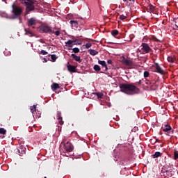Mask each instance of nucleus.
<instances>
[{
	"mask_svg": "<svg viewBox=\"0 0 178 178\" xmlns=\"http://www.w3.org/2000/svg\"><path fill=\"white\" fill-rule=\"evenodd\" d=\"M121 92H124L127 95H134V94H138L140 88L133 85V83H122L120 86Z\"/></svg>",
	"mask_w": 178,
	"mask_h": 178,
	"instance_id": "obj_1",
	"label": "nucleus"
},
{
	"mask_svg": "<svg viewBox=\"0 0 178 178\" xmlns=\"http://www.w3.org/2000/svg\"><path fill=\"white\" fill-rule=\"evenodd\" d=\"M21 3H24L26 8V12H31V10H34V1L33 0H19Z\"/></svg>",
	"mask_w": 178,
	"mask_h": 178,
	"instance_id": "obj_2",
	"label": "nucleus"
},
{
	"mask_svg": "<svg viewBox=\"0 0 178 178\" xmlns=\"http://www.w3.org/2000/svg\"><path fill=\"white\" fill-rule=\"evenodd\" d=\"M163 131H164L165 134L166 136H168L169 137L173 136V133H175V130L172 129V127L170 125L165 124L164 126L161 127Z\"/></svg>",
	"mask_w": 178,
	"mask_h": 178,
	"instance_id": "obj_3",
	"label": "nucleus"
},
{
	"mask_svg": "<svg viewBox=\"0 0 178 178\" xmlns=\"http://www.w3.org/2000/svg\"><path fill=\"white\" fill-rule=\"evenodd\" d=\"M41 30L43 31V33H49V34H51V33L52 34H55V35H60V31H54V29H52L51 27L45 25V26H42V29Z\"/></svg>",
	"mask_w": 178,
	"mask_h": 178,
	"instance_id": "obj_4",
	"label": "nucleus"
},
{
	"mask_svg": "<svg viewBox=\"0 0 178 178\" xmlns=\"http://www.w3.org/2000/svg\"><path fill=\"white\" fill-rule=\"evenodd\" d=\"M13 13L15 16H20L23 13V8L15 4L13 5Z\"/></svg>",
	"mask_w": 178,
	"mask_h": 178,
	"instance_id": "obj_5",
	"label": "nucleus"
},
{
	"mask_svg": "<svg viewBox=\"0 0 178 178\" xmlns=\"http://www.w3.org/2000/svg\"><path fill=\"white\" fill-rule=\"evenodd\" d=\"M61 145H63L65 152H72V151H73V145H72V143H70L69 141L66 142L65 143L62 142Z\"/></svg>",
	"mask_w": 178,
	"mask_h": 178,
	"instance_id": "obj_6",
	"label": "nucleus"
},
{
	"mask_svg": "<svg viewBox=\"0 0 178 178\" xmlns=\"http://www.w3.org/2000/svg\"><path fill=\"white\" fill-rule=\"evenodd\" d=\"M154 68H155L156 70L153 71L154 73H159V74L164 75L166 74V72L162 70V67H161V65H159V63H154V65L153 66Z\"/></svg>",
	"mask_w": 178,
	"mask_h": 178,
	"instance_id": "obj_7",
	"label": "nucleus"
},
{
	"mask_svg": "<svg viewBox=\"0 0 178 178\" xmlns=\"http://www.w3.org/2000/svg\"><path fill=\"white\" fill-rule=\"evenodd\" d=\"M142 49L145 54H149V52H152V49L149 47V45L147 43H142L141 44Z\"/></svg>",
	"mask_w": 178,
	"mask_h": 178,
	"instance_id": "obj_8",
	"label": "nucleus"
},
{
	"mask_svg": "<svg viewBox=\"0 0 178 178\" xmlns=\"http://www.w3.org/2000/svg\"><path fill=\"white\" fill-rule=\"evenodd\" d=\"M121 62L126 66H131L133 65V60L130 58H126L124 56L121 58Z\"/></svg>",
	"mask_w": 178,
	"mask_h": 178,
	"instance_id": "obj_9",
	"label": "nucleus"
},
{
	"mask_svg": "<svg viewBox=\"0 0 178 178\" xmlns=\"http://www.w3.org/2000/svg\"><path fill=\"white\" fill-rule=\"evenodd\" d=\"M56 118L58 122V124H60V126H63V124L65 123V122H63V118H62V112L57 111Z\"/></svg>",
	"mask_w": 178,
	"mask_h": 178,
	"instance_id": "obj_10",
	"label": "nucleus"
},
{
	"mask_svg": "<svg viewBox=\"0 0 178 178\" xmlns=\"http://www.w3.org/2000/svg\"><path fill=\"white\" fill-rule=\"evenodd\" d=\"M27 24L29 27H32L33 29H35V24H37V20L34 18H31L28 20Z\"/></svg>",
	"mask_w": 178,
	"mask_h": 178,
	"instance_id": "obj_11",
	"label": "nucleus"
},
{
	"mask_svg": "<svg viewBox=\"0 0 178 178\" xmlns=\"http://www.w3.org/2000/svg\"><path fill=\"white\" fill-rule=\"evenodd\" d=\"M71 24V27L74 29V30H76V29L79 28V21L77 20H71L70 22Z\"/></svg>",
	"mask_w": 178,
	"mask_h": 178,
	"instance_id": "obj_12",
	"label": "nucleus"
},
{
	"mask_svg": "<svg viewBox=\"0 0 178 178\" xmlns=\"http://www.w3.org/2000/svg\"><path fill=\"white\" fill-rule=\"evenodd\" d=\"M67 67L68 72H70L71 73H76V69L77 67L72 65H68Z\"/></svg>",
	"mask_w": 178,
	"mask_h": 178,
	"instance_id": "obj_13",
	"label": "nucleus"
},
{
	"mask_svg": "<svg viewBox=\"0 0 178 178\" xmlns=\"http://www.w3.org/2000/svg\"><path fill=\"white\" fill-rule=\"evenodd\" d=\"M71 56H72V58L73 59H74V60H75L76 62H78L79 63H81L82 60H81V58L80 56H76V55L74 54H71Z\"/></svg>",
	"mask_w": 178,
	"mask_h": 178,
	"instance_id": "obj_14",
	"label": "nucleus"
},
{
	"mask_svg": "<svg viewBox=\"0 0 178 178\" xmlns=\"http://www.w3.org/2000/svg\"><path fill=\"white\" fill-rule=\"evenodd\" d=\"M98 63L99 65H101L103 67H105V72L108 71V65H106V62H105V60H99Z\"/></svg>",
	"mask_w": 178,
	"mask_h": 178,
	"instance_id": "obj_15",
	"label": "nucleus"
},
{
	"mask_svg": "<svg viewBox=\"0 0 178 178\" xmlns=\"http://www.w3.org/2000/svg\"><path fill=\"white\" fill-rule=\"evenodd\" d=\"M30 109L34 118V116H35V113H37V105L31 106Z\"/></svg>",
	"mask_w": 178,
	"mask_h": 178,
	"instance_id": "obj_16",
	"label": "nucleus"
},
{
	"mask_svg": "<svg viewBox=\"0 0 178 178\" xmlns=\"http://www.w3.org/2000/svg\"><path fill=\"white\" fill-rule=\"evenodd\" d=\"M146 9L147 12H149V13H154L155 12V6L152 5L147 6Z\"/></svg>",
	"mask_w": 178,
	"mask_h": 178,
	"instance_id": "obj_17",
	"label": "nucleus"
},
{
	"mask_svg": "<svg viewBox=\"0 0 178 178\" xmlns=\"http://www.w3.org/2000/svg\"><path fill=\"white\" fill-rule=\"evenodd\" d=\"M17 152H18V155H19V156H23V155L26 154V149L23 148L18 149Z\"/></svg>",
	"mask_w": 178,
	"mask_h": 178,
	"instance_id": "obj_18",
	"label": "nucleus"
},
{
	"mask_svg": "<svg viewBox=\"0 0 178 178\" xmlns=\"http://www.w3.org/2000/svg\"><path fill=\"white\" fill-rule=\"evenodd\" d=\"M167 60L171 63H175V62H176V58L173 56H170L168 57Z\"/></svg>",
	"mask_w": 178,
	"mask_h": 178,
	"instance_id": "obj_19",
	"label": "nucleus"
},
{
	"mask_svg": "<svg viewBox=\"0 0 178 178\" xmlns=\"http://www.w3.org/2000/svg\"><path fill=\"white\" fill-rule=\"evenodd\" d=\"M88 52L90 54V55H92V56H95V55H98V51L95 50V49H89Z\"/></svg>",
	"mask_w": 178,
	"mask_h": 178,
	"instance_id": "obj_20",
	"label": "nucleus"
},
{
	"mask_svg": "<svg viewBox=\"0 0 178 178\" xmlns=\"http://www.w3.org/2000/svg\"><path fill=\"white\" fill-rule=\"evenodd\" d=\"M25 34L29 37H33V35H34V33H33L29 29H25Z\"/></svg>",
	"mask_w": 178,
	"mask_h": 178,
	"instance_id": "obj_21",
	"label": "nucleus"
},
{
	"mask_svg": "<svg viewBox=\"0 0 178 178\" xmlns=\"http://www.w3.org/2000/svg\"><path fill=\"white\" fill-rule=\"evenodd\" d=\"M58 88H60V87L59 86V85L56 83H54L52 85H51V90L53 91H55V90H58Z\"/></svg>",
	"mask_w": 178,
	"mask_h": 178,
	"instance_id": "obj_22",
	"label": "nucleus"
},
{
	"mask_svg": "<svg viewBox=\"0 0 178 178\" xmlns=\"http://www.w3.org/2000/svg\"><path fill=\"white\" fill-rule=\"evenodd\" d=\"M159 156H162V153H161V152H156L154 154L152 155L154 159H155V158H159Z\"/></svg>",
	"mask_w": 178,
	"mask_h": 178,
	"instance_id": "obj_23",
	"label": "nucleus"
},
{
	"mask_svg": "<svg viewBox=\"0 0 178 178\" xmlns=\"http://www.w3.org/2000/svg\"><path fill=\"white\" fill-rule=\"evenodd\" d=\"M93 69L95 72H101V67L98 65H95Z\"/></svg>",
	"mask_w": 178,
	"mask_h": 178,
	"instance_id": "obj_24",
	"label": "nucleus"
},
{
	"mask_svg": "<svg viewBox=\"0 0 178 178\" xmlns=\"http://www.w3.org/2000/svg\"><path fill=\"white\" fill-rule=\"evenodd\" d=\"M118 34H119V31H118L116 29L111 31V35H113V37L118 35Z\"/></svg>",
	"mask_w": 178,
	"mask_h": 178,
	"instance_id": "obj_25",
	"label": "nucleus"
},
{
	"mask_svg": "<svg viewBox=\"0 0 178 178\" xmlns=\"http://www.w3.org/2000/svg\"><path fill=\"white\" fill-rule=\"evenodd\" d=\"M34 118H41V113L39 111H36V113H35V115H34V117H33Z\"/></svg>",
	"mask_w": 178,
	"mask_h": 178,
	"instance_id": "obj_26",
	"label": "nucleus"
},
{
	"mask_svg": "<svg viewBox=\"0 0 178 178\" xmlns=\"http://www.w3.org/2000/svg\"><path fill=\"white\" fill-rule=\"evenodd\" d=\"M174 159H175V161H177V159H178V151L177 150H175V152H174Z\"/></svg>",
	"mask_w": 178,
	"mask_h": 178,
	"instance_id": "obj_27",
	"label": "nucleus"
},
{
	"mask_svg": "<svg viewBox=\"0 0 178 178\" xmlns=\"http://www.w3.org/2000/svg\"><path fill=\"white\" fill-rule=\"evenodd\" d=\"M143 76L145 79H147V77H149V72L145 71L143 73Z\"/></svg>",
	"mask_w": 178,
	"mask_h": 178,
	"instance_id": "obj_28",
	"label": "nucleus"
},
{
	"mask_svg": "<svg viewBox=\"0 0 178 178\" xmlns=\"http://www.w3.org/2000/svg\"><path fill=\"white\" fill-rule=\"evenodd\" d=\"M72 51L74 52V54H79V52H80V49H79L78 47H74V49H72Z\"/></svg>",
	"mask_w": 178,
	"mask_h": 178,
	"instance_id": "obj_29",
	"label": "nucleus"
},
{
	"mask_svg": "<svg viewBox=\"0 0 178 178\" xmlns=\"http://www.w3.org/2000/svg\"><path fill=\"white\" fill-rule=\"evenodd\" d=\"M95 95H97V98L99 99V98H102V97H104V95L102 93H98V92H95L93 93Z\"/></svg>",
	"mask_w": 178,
	"mask_h": 178,
	"instance_id": "obj_30",
	"label": "nucleus"
},
{
	"mask_svg": "<svg viewBox=\"0 0 178 178\" xmlns=\"http://www.w3.org/2000/svg\"><path fill=\"white\" fill-rule=\"evenodd\" d=\"M174 23H175V26L177 27V28L175 29V30H177V29H178V18L174 19Z\"/></svg>",
	"mask_w": 178,
	"mask_h": 178,
	"instance_id": "obj_31",
	"label": "nucleus"
},
{
	"mask_svg": "<svg viewBox=\"0 0 178 178\" xmlns=\"http://www.w3.org/2000/svg\"><path fill=\"white\" fill-rule=\"evenodd\" d=\"M76 42V40H68L67 42H65V44L67 45H69L70 44H73V42Z\"/></svg>",
	"mask_w": 178,
	"mask_h": 178,
	"instance_id": "obj_32",
	"label": "nucleus"
},
{
	"mask_svg": "<svg viewBox=\"0 0 178 178\" xmlns=\"http://www.w3.org/2000/svg\"><path fill=\"white\" fill-rule=\"evenodd\" d=\"M0 134H6V131L5 130L4 128H0Z\"/></svg>",
	"mask_w": 178,
	"mask_h": 178,
	"instance_id": "obj_33",
	"label": "nucleus"
},
{
	"mask_svg": "<svg viewBox=\"0 0 178 178\" xmlns=\"http://www.w3.org/2000/svg\"><path fill=\"white\" fill-rule=\"evenodd\" d=\"M51 59L53 60V62H55V60H56L57 59L56 55L55 54L51 55Z\"/></svg>",
	"mask_w": 178,
	"mask_h": 178,
	"instance_id": "obj_34",
	"label": "nucleus"
},
{
	"mask_svg": "<svg viewBox=\"0 0 178 178\" xmlns=\"http://www.w3.org/2000/svg\"><path fill=\"white\" fill-rule=\"evenodd\" d=\"M120 20H124V19H127V16H126L124 15H120Z\"/></svg>",
	"mask_w": 178,
	"mask_h": 178,
	"instance_id": "obj_35",
	"label": "nucleus"
},
{
	"mask_svg": "<svg viewBox=\"0 0 178 178\" xmlns=\"http://www.w3.org/2000/svg\"><path fill=\"white\" fill-rule=\"evenodd\" d=\"M85 47H86V48L87 49H88L89 48H91V47H92V44H91V43H86V44H85Z\"/></svg>",
	"mask_w": 178,
	"mask_h": 178,
	"instance_id": "obj_36",
	"label": "nucleus"
},
{
	"mask_svg": "<svg viewBox=\"0 0 178 178\" xmlns=\"http://www.w3.org/2000/svg\"><path fill=\"white\" fill-rule=\"evenodd\" d=\"M40 54H42V55H48V52L45 50H41Z\"/></svg>",
	"mask_w": 178,
	"mask_h": 178,
	"instance_id": "obj_37",
	"label": "nucleus"
},
{
	"mask_svg": "<svg viewBox=\"0 0 178 178\" xmlns=\"http://www.w3.org/2000/svg\"><path fill=\"white\" fill-rule=\"evenodd\" d=\"M153 40L154 41H155L156 42H161V40H159L158 38H156V37L154 36L153 37Z\"/></svg>",
	"mask_w": 178,
	"mask_h": 178,
	"instance_id": "obj_38",
	"label": "nucleus"
},
{
	"mask_svg": "<svg viewBox=\"0 0 178 178\" xmlns=\"http://www.w3.org/2000/svg\"><path fill=\"white\" fill-rule=\"evenodd\" d=\"M67 47L69 49H72V48H73V44H67Z\"/></svg>",
	"mask_w": 178,
	"mask_h": 178,
	"instance_id": "obj_39",
	"label": "nucleus"
},
{
	"mask_svg": "<svg viewBox=\"0 0 178 178\" xmlns=\"http://www.w3.org/2000/svg\"><path fill=\"white\" fill-rule=\"evenodd\" d=\"M142 81H141V80H140L138 82H136L134 84H135V86H137V84H142Z\"/></svg>",
	"mask_w": 178,
	"mask_h": 178,
	"instance_id": "obj_40",
	"label": "nucleus"
},
{
	"mask_svg": "<svg viewBox=\"0 0 178 178\" xmlns=\"http://www.w3.org/2000/svg\"><path fill=\"white\" fill-rule=\"evenodd\" d=\"M107 63H108V65H112V60H108Z\"/></svg>",
	"mask_w": 178,
	"mask_h": 178,
	"instance_id": "obj_41",
	"label": "nucleus"
},
{
	"mask_svg": "<svg viewBox=\"0 0 178 178\" xmlns=\"http://www.w3.org/2000/svg\"><path fill=\"white\" fill-rule=\"evenodd\" d=\"M43 60H44V62H48V60H47L46 58H43Z\"/></svg>",
	"mask_w": 178,
	"mask_h": 178,
	"instance_id": "obj_42",
	"label": "nucleus"
},
{
	"mask_svg": "<svg viewBox=\"0 0 178 178\" xmlns=\"http://www.w3.org/2000/svg\"><path fill=\"white\" fill-rule=\"evenodd\" d=\"M129 2H131V1H132V2H134L136 0H129Z\"/></svg>",
	"mask_w": 178,
	"mask_h": 178,
	"instance_id": "obj_43",
	"label": "nucleus"
},
{
	"mask_svg": "<svg viewBox=\"0 0 178 178\" xmlns=\"http://www.w3.org/2000/svg\"><path fill=\"white\" fill-rule=\"evenodd\" d=\"M156 141L157 143H159V139H156Z\"/></svg>",
	"mask_w": 178,
	"mask_h": 178,
	"instance_id": "obj_44",
	"label": "nucleus"
},
{
	"mask_svg": "<svg viewBox=\"0 0 178 178\" xmlns=\"http://www.w3.org/2000/svg\"><path fill=\"white\" fill-rule=\"evenodd\" d=\"M124 1V2H127V0H123Z\"/></svg>",
	"mask_w": 178,
	"mask_h": 178,
	"instance_id": "obj_45",
	"label": "nucleus"
},
{
	"mask_svg": "<svg viewBox=\"0 0 178 178\" xmlns=\"http://www.w3.org/2000/svg\"><path fill=\"white\" fill-rule=\"evenodd\" d=\"M159 134H161H161H162V132H161V131H160V132H159Z\"/></svg>",
	"mask_w": 178,
	"mask_h": 178,
	"instance_id": "obj_46",
	"label": "nucleus"
},
{
	"mask_svg": "<svg viewBox=\"0 0 178 178\" xmlns=\"http://www.w3.org/2000/svg\"><path fill=\"white\" fill-rule=\"evenodd\" d=\"M149 82H146V84H149Z\"/></svg>",
	"mask_w": 178,
	"mask_h": 178,
	"instance_id": "obj_47",
	"label": "nucleus"
}]
</instances>
